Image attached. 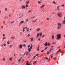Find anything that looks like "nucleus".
<instances>
[{
  "label": "nucleus",
  "mask_w": 65,
  "mask_h": 65,
  "mask_svg": "<svg viewBox=\"0 0 65 65\" xmlns=\"http://www.w3.org/2000/svg\"><path fill=\"white\" fill-rule=\"evenodd\" d=\"M61 35L60 34H58L57 35V36L58 37L56 39L57 40H59L60 38H61Z\"/></svg>",
  "instance_id": "1"
},
{
  "label": "nucleus",
  "mask_w": 65,
  "mask_h": 65,
  "mask_svg": "<svg viewBox=\"0 0 65 65\" xmlns=\"http://www.w3.org/2000/svg\"><path fill=\"white\" fill-rule=\"evenodd\" d=\"M62 14V13H59L57 14V15L59 17H61V15Z\"/></svg>",
  "instance_id": "2"
},
{
  "label": "nucleus",
  "mask_w": 65,
  "mask_h": 65,
  "mask_svg": "<svg viewBox=\"0 0 65 65\" xmlns=\"http://www.w3.org/2000/svg\"><path fill=\"white\" fill-rule=\"evenodd\" d=\"M24 21H21V22H20V23H19V26H21V25H22V23H24Z\"/></svg>",
  "instance_id": "3"
},
{
  "label": "nucleus",
  "mask_w": 65,
  "mask_h": 65,
  "mask_svg": "<svg viewBox=\"0 0 65 65\" xmlns=\"http://www.w3.org/2000/svg\"><path fill=\"white\" fill-rule=\"evenodd\" d=\"M22 59V57H21L20 59L19 60H18V61L19 62V63H20L21 62V60Z\"/></svg>",
  "instance_id": "4"
},
{
  "label": "nucleus",
  "mask_w": 65,
  "mask_h": 65,
  "mask_svg": "<svg viewBox=\"0 0 65 65\" xmlns=\"http://www.w3.org/2000/svg\"><path fill=\"white\" fill-rule=\"evenodd\" d=\"M22 46H23V45H22V44H21L19 47V48H20V49L22 48Z\"/></svg>",
  "instance_id": "5"
},
{
  "label": "nucleus",
  "mask_w": 65,
  "mask_h": 65,
  "mask_svg": "<svg viewBox=\"0 0 65 65\" xmlns=\"http://www.w3.org/2000/svg\"><path fill=\"white\" fill-rule=\"evenodd\" d=\"M26 7L24 6H22L21 7V8L22 9H25Z\"/></svg>",
  "instance_id": "6"
},
{
  "label": "nucleus",
  "mask_w": 65,
  "mask_h": 65,
  "mask_svg": "<svg viewBox=\"0 0 65 65\" xmlns=\"http://www.w3.org/2000/svg\"><path fill=\"white\" fill-rule=\"evenodd\" d=\"M31 49H32V48L30 47L28 49V51L29 52H30L31 51Z\"/></svg>",
  "instance_id": "7"
},
{
  "label": "nucleus",
  "mask_w": 65,
  "mask_h": 65,
  "mask_svg": "<svg viewBox=\"0 0 65 65\" xmlns=\"http://www.w3.org/2000/svg\"><path fill=\"white\" fill-rule=\"evenodd\" d=\"M39 35H40V37H41L42 36V33L40 32L39 34Z\"/></svg>",
  "instance_id": "8"
},
{
  "label": "nucleus",
  "mask_w": 65,
  "mask_h": 65,
  "mask_svg": "<svg viewBox=\"0 0 65 65\" xmlns=\"http://www.w3.org/2000/svg\"><path fill=\"white\" fill-rule=\"evenodd\" d=\"M9 60H10V61H11L12 60V57H11L9 58Z\"/></svg>",
  "instance_id": "9"
},
{
  "label": "nucleus",
  "mask_w": 65,
  "mask_h": 65,
  "mask_svg": "<svg viewBox=\"0 0 65 65\" xmlns=\"http://www.w3.org/2000/svg\"><path fill=\"white\" fill-rule=\"evenodd\" d=\"M58 26H61V23H58Z\"/></svg>",
  "instance_id": "10"
},
{
  "label": "nucleus",
  "mask_w": 65,
  "mask_h": 65,
  "mask_svg": "<svg viewBox=\"0 0 65 65\" xmlns=\"http://www.w3.org/2000/svg\"><path fill=\"white\" fill-rule=\"evenodd\" d=\"M39 34H38V33L37 34V36L36 37V38H38V37H39Z\"/></svg>",
  "instance_id": "11"
},
{
  "label": "nucleus",
  "mask_w": 65,
  "mask_h": 65,
  "mask_svg": "<svg viewBox=\"0 0 65 65\" xmlns=\"http://www.w3.org/2000/svg\"><path fill=\"white\" fill-rule=\"evenodd\" d=\"M40 30V28H38L36 29V31H39Z\"/></svg>",
  "instance_id": "12"
},
{
  "label": "nucleus",
  "mask_w": 65,
  "mask_h": 65,
  "mask_svg": "<svg viewBox=\"0 0 65 65\" xmlns=\"http://www.w3.org/2000/svg\"><path fill=\"white\" fill-rule=\"evenodd\" d=\"M54 38H55V36H54V35H53L52 36V39H54Z\"/></svg>",
  "instance_id": "13"
},
{
  "label": "nucleus",
  "mask_w": 65,
  "mask_h": 65,
  "mask_svg": "<svg viewBox=\"0 0 65 65\" xmlns=\"http://www.w3.org/2000/svg\"><path fill=\"white\" fill-rule=\"evenodd\" d=\"M30 45L31 46H30V48H32V47H33V45L32 44H31Z\"/></svg>",
  "instance_id": "14"
},
{
  "label": "nucleus",
  "mask_w": 65,
  "mask_h": 65,
  "mask_svg": "<svg viewBox=\"0 0 65 65\" xmlns=\"http://www.w3.org/2000/svg\"><path fill=\"white\" fill-rule=\"evenodd\" d=\"M47 42L45 43L44 44V45L45 46H47Z\"/></svg>",
  "instance_id": "15"
},
{
  "label": "nucleus",
  "mask_w": 65,
  "mask_h": 65,
  "mask_svg": "<svg viewBox=\"0 0 65 65\" xmlns=\"http://www.w3.org/2000/svg\"><path fill=\"white\" fill-rule=\"evenodd\" d=\"M61 28V26H57V29H59Z\"/></svg>",
  "instance_id": "16"
},
{
  "label": "nucleus",
  "mask_w": 65,
  "mask_h": 65,
  "mask_svg": "<svg viewBox=\"0 0 65 65\" xmlns=\"http://www.w3.org/2000/svg\"><path fill=\"white\" fill-rule=\"evenodd\" d=\"M31 41H32L33 40V38H31Z\"/></svg>",
  "instance_id": "17"
},
{
  "label": "nucleus",
  "mask_w": 65,
  "mask_h": 65,
  "mask_svg": "<svg viewBox=\"0 0 65 65\" xmlns=\"http://www.w3.org/2000/svg\"><path fill=\"white\" fill-rule=\"evenodd\" d=\"M24 61V59H23L21 61L22 63H23Z\"/></svg>",
  "instance_id": "18"
},
{
  "label": "nucleus",
  "mask_w": 65,
  "mask_h": 65,
  "mask_svg": "<svg viewBox=\"0 0 65 65\" xmlns=\"http://www.w3.org/2000/svg\"><path fill=\"white\" fill-rule=\"evenodd\" d=\"M61 51V49H59V50L57 52L58 53L59 52H60Z\"/></svg>",
  "instance_id": "19"
},
{
  "label": "nucleus",
  "mask_w": 65,
  "mask_h": 65,
  "mask_svg": "<svg viewBox=\"0 0 65 65\" xmlns=\"http://www.w3.org/2000/svg\"><path fill=\"white\" fill-rule=\"evenodd\" d=\"M11 38L12 39V40H13V39H14V38H15V37H11Z\"/></svg>",
  "instance_id": "20"
},
{
  "label": "nucleus",
  "mask_w": 65,
  "mask_h": 65,
  "mask_svg": "<svg viewBox=\"0 0 65 65\" xmlns=\"http://www.w3.org/2000/svg\"><path fill=\"white\" fill-rule=\"evenodd\" d=\"M44 36H45V35H43L42 36V38H44Z\"/></svg>",
  "instance_id": "21"
},
{
  "label": "nucleus",
  "mask_w": 65,
  "mask_h": 65,
  "mask_svg": "<svg viewBox=\"0 0 65 65\" xmlns=\"http://www.w3.org/2000/svg\"><path fill=\"white\" fill-rule=\"evenodd\" d=\"M47 45H48V46H50V45H51V44L50 43H47Z\"/></svg>",
  "instance_id": "22"
},
{
  "label": "nucleus",
  "mask_w": 65,
  "mask_h": 65,
  "mask_svg": "<svg viewBox=\"0 0 65 65\" xmlns=\"http://www.w3.org/2000/svg\"><path fill=\"white\" fill-rule=\"evenodd\" d=\"M44 6V5H43L41 7V8H42V7H43Z\"/></svg>",
  "instance_id": "23"
},
{
  "label": "nucleus",
  "mask_w": 65,
  "mask_h": 65,
  "mask_svg": "<svg viewBox=\"0 0 65 65\" xmlns=\"http://www.w3.org/2000/svg\"><path fill=\"white\" fill-rule=\"evenodd\" d=\"M37 51H39V45H38V47Z\"/></svg>",
  "instance_id": "24"
},
{
  "label": "nucleus",
  "mask_w": 65,
  "mask_h": 65,
  "mask_svg": "<svg viewBox=\"0 0 65 65\" xmlns=\"http://www.w3.org/2000/svg\"><path fill=\"white\" fill-rule=\"evenodd\" d=\"M31 22H36V20H35L34 21H31Z\"/></svg>",
  "instance_id": "25"
},
{
  "label": "nucleus",
  "mask_w": 65,
  "mask_h": 65,
  "mask_svg": "<svg viewBox=\"0 0 65 65\" xmlns=\"http://www.w3.org/2000/svg\"><path fill=\"white\" fill-rule=\"evenodd\" d=\"M59 6H57V10H59L60 9H59Z\"/></svg>",
  "instance_id": "26"
},
{
  "label": "nucleus",
  "mask_w": 65,
  "mask_h": 65,
  "mask_svg": "<svg viewBox=\"0 0 65 65\" xmlns=\"http://www.w3.org/2000/svg\"><path fill=\"white\" fill-rule=\"evenodd\" d=\"M52 44H56V42H54Z\"/></svg>",
  "instance_id": "27"
},
{
  "label": "nucleus",
  "mask_w": 65,
  "mask_h": 65,
  "mask_svg": "<svg viewBox=\"0 0 65 65\" xmlns=\"http://www.w3.org/2000/svg\"><path fill=\"white\" fill-rule=\"evenodd\" d=\"M3 40H4V39H6V37H4L3 38Z\"/></svg>",
  "instance_id": "28"
},
{
  "label": "nucleus",
  "mask_w": 65,
  "mask_h": 65,
  "mask_svg": "<svg viewBox=\"0 0 65 65\" xmlns=\"http://www.w3.org/2000/svg\"><path fill=\"white\" fill-rule=\"evenodd\" d=\"M26 3H27V4H29V2H26Z\"/></svg>",
  "instance_id": "29"
},
{
  "label": "nucleus",
  "mask_w": 65,
  "mask_h": 65,
  "mask_svg": "<svg viewBox=\"0 0 65 65\" xmlns=\"http://www.w3.org/2000/svg\"><path fill=\"white\" fill-rule=\"evenodd\" d=\"M64 6H65V5L64 4H63L61 6L62 7H64Z\"/></svg>",
  "instance_id": "30"
},
{
  "label": "nucleus",
  "mask_w": 65,
  "mask_h": 65,
  "mask_svg": "<svg viewBox=\"0 0 65 65\" xmlns=\"http://www.w3.org/2000/svg\"><path fill=\"white\" fill-rule=\"evenodd\" d=\"M53 3L54 4H55L56 3V2H55V1H54L53 2Z\"/></svg>",
  "instance_id": "31"
},
{
  "label": "nucleus",
  "mask_w": 65,
  "mask_h": 65,
  "mask_svg": "<svg viewBox=\"0 0 65 65\" xmlns=\"http://www.w3.org/2000/svg\"><path fill=\"white\" fill-rule=\"evenodd\" d=\"M29 31V28H28L27 29V32H28Z\"/></svg>",
  "instance_id": "32"
},
{
  "label": "nucleus",
  "mask_w": 65,
  "mask_h": 65,
  "mask_svg": "<svg viewBox=\"0 0 65 65\" xmlns=\"http://www.w3.org/2000/svg\"><path fill=\"white\" fill-rule=\"evenodd\" d=\"M3 37H4L5 36V34H3Z\"/></svg>",
  "instance_id": "33"
},
{
  "label": "nucleus",
  "mask_w": 65,
  "mask_h": 65,
  "mask_svg": "<svg viewBox=\"0 0 65 65\" xmlns=\"http://www.w3.org/2000/svg\"><path fill=\"white\" fill-rule=\"evenodd\" d=\"M36 57V56H35L32 59V60H34V59H35Z\"/></svg>",
  "instance_id": "34"
},
{
  "label": "nucleus",
  "mask_w": 65,
  "mask_h": 65,
  "mask_svg": "<svg viewBox=\"0 0 65 65\" xmlns=\"http://www.w3.org/2000/svg\"><path fill=\"white\" fill-rule=\"evenodd\" d=\"M26 7H29V6H28V5L26 4Z\"/></svg>",
  "instance_id": "35"
},
{
  "label": "nucleus",
  "mask_w": 65,
  "mask_h": 65,
  "mask_svg": "<svg viewBox=\"0 0 65 65\" xmlns=\"http://www.w3.org/2000/svg\"><path fill=\"white\" fill-rule=\"evenodd\" d=\"M38 3L39 4H40V3H41V2L39 1L38 2Z\"/></svg>",
  "instance_id": "36"
},
{
  "label": "nucleus",
  "mask_w": 65,
  "mask_h": 65,
  "mask_svg": "<svg viewBox=\"0 0 65 65\" xmlns=\"http://www.w3.org/2000/svg\"><path fill=\"white\" fill-rule=\"evenodd\" d=\"M5 10H6V11H7V8H5Z\"/></svg>",
  "instance_id": "37"
},
{
  "label": "nucleus",
  "mask_w": 65,
  "mask_h": 65,
  "mask_svg": "<svg viewBox=\"0 0 65 65\" xmlns=\"http://www.w3.org/2000/svg\"><path fill=\"white\" fill-rule=\"evenodd\" d=\"M50 53V51H48V52H47V54H49Z\"/></svg>",
  "instance_id": "38"
},
{
  "label": "nucleus",
  "mask_w": 65,
  "mask_h": 65,
  "mask_svg": "<svg viewBox=\"0 0 65 65\" xmlns=\"http://www.w3.org/2000/svg\"><path fill=\"white\" fill-rule=\"evenodd\" d=\"M47 48V47H46L44 49L45 50Z\"/></svg>",
  "instance_id": "39"
},
{
  "label": "nucleus",
  "mask_w": 65,
  "mask_h": 65,
  "mask_svg": "<svg viewBox=\"0 0 65 65\" xmlns=\"http://www.w3.org/2000/svg\"><path fill=\"white\" fill-rule=\"evenodd\" d=\"M63 24H65V20H64L63 21Z\"/></svg>",
  "instance_id": "40"
},
{
  "label": "nucleus",
  "mask_w": 65,
  "mask_h": 65,
  "mask_svg": "<svg viewBox=\"0 0 65 65\" xmlns=\"http://www.w3.org/2000/svg\"><path fill=\"white\" fill-rule=\"evenodd\" d=\"M30 34H28V35H27V36L28 37H29V36H30Z\"/></svg>",
  "instance_id": "41"
},
{
  "label": "nucleus",
  "mask_w": 65,
  "mask_h": 65,
  "mask_svg": "<svg viewBox=\"0 0 65 65\" xmlns=\"http://www.w3.org/2000/svg\"><path fill=\"white\" fill-rule=\"evenodd\" d=\"M44 50H42L41 51V52L42 53V52H44Z\"/></svg>",
  "instance_id": "42"
},
{
  "label": "nucleus",
  "mask_w": 65,
  "mask_h": 65,
  "mask_svg": "<svg viewBox=\"0 0 65 65\" xmlns=\"http://www.w3.org/2000/svg\"><path fill=\"white\" fill-rule=\"evenodd\" d=\"M28 54H29V52H27L26 53V55H27Z\"/></svg>",
  "instance_id": "43"
},
{
  "label": "nucleus",
  "mask_w": 65,
  "mask_h": 65,
  "mask_svg": "<svg viewBox=\"0 0 65 65\" xmlns=\"http://www.w3.org/2000/svg\"><path fill=\"white\" fill-rule=\"evenodd\" d=\"M20 34H21V35L22 36V33L21 32H20Z\"/></svg>",
  "instance_id": "44"
},
{
  "label": "nucleus",
  "mask_w": 65,
  "mask_h": 65,
  "mask_svg": "<svg viewBox=\"0 0 65 65\" xmlns=\"http://www.w3.org/2000/svg\"><path fill=\"white\" fill-rule=\"evenodd\" d=\"M53 55L51 56V59H52L53 58Z\"/></svg>",
  "instance_id": "45"
},
{
  "label": "nucleus",
  "mask_w": 65,
  "mask_h": 65,
  "mask_svg": "<svg viewBox=\"0 0 65 65\" xmlns=\"http://www.w3.org/2000/svg\"><path fill=\"white\" fill-rule=\"evenodd\" d=\"M28 63H29V62H27V63H26V65H28Z\"/></svg>",
  "instance_id": "46"
},
{
  "label": "nucleus",
  "mask_w": 65,
  "mask_h": 65,
  "mask_svg": "<svg viewBox=\"0 0 65 65\" xmlns=\"http://www.w3.org/2000/svg\"><path fill=\"white\" fill-rule=\"evenodd\" d=\"M38 40H39V41H40V38H39L38 39Z\"/></svg>",
  "instance_id": "47"
},
{
  "label": "nucleus",
  "mask_w": 65,
  "mask_h": 65,
  "mask_svg": "<svg viewBox=\"0 0 65 65\" xmlns=\"http://www.w3.org/2000/svg\"><path fill=\"white\" fill-rule=\"evenodd\" d=\"M7 43L8 44H9V41L7 42Z\"/></svg>",
  "instance_id": "48"
},
{
  "label": "nucleus",
  "mask_w": 65,
  "mask_h": 65,
  "mask_svg": "<svg viewBox=\"0 0 65 65\" xmlns=\"http://www.w3.org/2000/svg\"><path fill=\"white\" fill-rule=\"evenodd\" d=\"M39 55V54H38L36 55V56H38Z\"/></svg>",
  "instance_id": "49"
},
{
  "label": "nucleus",
  "mask_w": 65,
  "mask_h": 65,
  "mask_svg": "<svg viewBox=\"0 0 65 65\" xmlns=\"http://www.w3.org/2000/svg\"><path fill=\"white\" fill-rule=\"evenodd\" d=\"M49 18H47V20H49Z\"/></svg>",
  "instance_id": "50"
},
{
  "label": "nucleus",
  "mask_w": 65,
  "mask_h": 65,
  "mask_svg": "<svg viewBox=\"0 0 65 65\" xmlns=\"http://www.w3.org/2000/svg\"><path fill=\"white\" fill-rule=\"evenodd\" d=\"M26 21H28V19H27L26 20Z\"/></svg>",
  "instance_id": "51"
},
{
  "label": "nucleus",
  "mask_w": 65,
  "mask_h": 65,
  "mask_svg": "<svg viewBox=\"0 0 65 65\" xmlns=\"http://www.w3.org/2000/svg\"><path fill=\"white\" fill-rule=\"evenodd\" d=\"M14 23V21H13L12 22H11V23Z\"/></svg>",
  "instance_id": "52"
},
{
  "label": "nucleus",
  "mask_w": 65,
  "mask_h": 65,
  "mask_svg": "<svg viewBox=\"0 0 65 65\" xmlns=\"http://www.w3.org/2000/svg\"><path fill=\"white\" fill-rule=\"evenodd\" d=\"M30 45H28V46L27 47H30Z\"/></svg>",
  "instance_id": "53"
},
{
  "label": "nucleus",
  "mask_w": 65,
  "mask_h": 65,
  "mask_svg": "<svg viewBox=\"0 0 65 65\" xmlns=\"http://www.w3.org/2000/svg\"><path fill=\"white\" fill-rule=\"evenodd\" d=\"M25 54H26V52L24 53V54L23 55V56H25Z\"/></svg>",
  "instance_id": "54"
},
{
  "label": "nucleus",
  "mask_w": 65,
  "mask_h": 65,
  "mask_svg": "<svg viewBox=\"0 0 65 65\" xmlns=\"http://www.w3.org/2000/svg\"><path fill=\"white\" fill-rule=\"evenodd\" d=\"M10 47L11 48L12 47L11 46V45H10Z\"/></svg>",
  "instance_id": "55"
},
{
  "label": "nucleus",
  "mask_w": 65,
  "mask_h": 65,
  "mask_svg": "<svg viewBox=\"0 0 65 65\" xmlns=\"http://www.w3.org/2000/svg\"><path fill=\"white\" fill-rule=\"evenodd\" d=\"M23 46H26V45H25V44H24Z\"/></svg>",
  "instance_id": "56"
},
{
  "label": "nucleus",
  "mask_w": 65,
  "mask_h": 65,
  "mask_svg": "<svg viewBox=\"0 0 65 65\" xmlns=\"http://www.w3.org/2000/svg\"><path fill=\"white\" fill-rule=\"evenodd\" d=\"M4 46H5L6 45V44H4Z\"/></svg>",
  "instance_id": "57"
},
{
  "label": "nucleus",
  "mask_w": 65,
  "mask_h": 65,
  "mask_svg": "<svg viewBox=\"0 0 65 65\" xmlns=\"http://www.w3.org/2000/svg\"><path fill=\"white\" fill-rule=\"evenodd\" d=\"M5 58H4L3 59V60L4 61H5Z\"/></svg>",
  "instance_id": "58"
},
{
  "label": "nucleus",
  "mask_w": 65,
  "mask_h": 65,
  "mask_svg": "<svg viewBox=\"0 0 65 65\" xmlns=\"http://www.w3.org/2000/svg\"><path fill=\"white\" fill-rule=\"evenodd\" d=\"M22 31L23 32H25V30L23 29Z\"/></svg>",
  "instance_id": "59"
},
{
  "label": "nucleus",
  "mask_w": 65,
  "mask_h": 65,
  "mask_svg": "<svg viewBox=\"0 0 65 65\" xmlns=\"http://www.w3.org/2000/svg\"><path fill=\"white\" fill-rule=\"evenodd\" d=\"M45 58L46 59H48V58H47V57H46Z\"/></svg>",
  "instance_id": "60"
},
{
  "label": "nucleus",
  "mask_w": 65,
  "mask_h": 65,
  "mask_svg": "<svg viewBox=\"0 0 65 65\" xmlns=\"http://www.w3.org/2000/svg\"><path fill=\"white\" fill-rule=\"evenodd\" d=\"M60 46H59V47H57V48H60Z\"/></svg>",
  "instance_id": "61"
},
{
  "label": "nucleus",
  "mask_w": 65,
  "mask_h": 65,
  "mask_svg": "<svg viewBox=\"0 0 65 65\" xmlns=\"http://www.w3.org/2000/svg\"><path fill=\"white\" fill-rule=\"evenodd\" d=\"M3 28V26H2L1 27V28Z\"/></svg>",
  "instance_id": "62"
},
{
  "label": "nucleus",
  "mask_w": 65,
  "mask_h": 65,
  "mask_svg": "<svg viewBox=\"0 0 65 65\" xmlns=\"http://www.w3.org/2000/svg\"><path fill=\"white\" fill-rule=\"evenodd\" d=\"M53 59H54V60H56V57H55Z\"/></svg>",
  "instance_id": "63"
},
{
  "label": "nucleus",
  "mask_w": 65,
  "mask_h": 65,
  "mask_svg": "<svg viewBox=\"0 0 65 65\" xmlns=\"http://www.w3.org/2000/svg\"><path fill=\"white\" fill-rule=\"evenodd\" d=\"M31 10H30L28 12H31Z\"/></svg>",
  "instance_id": "64"
}]
</instances>
